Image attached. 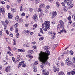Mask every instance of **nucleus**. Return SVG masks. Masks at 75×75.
<instances>
[{"mask_svg":"<svg viewBox=\"0 0 75 75\" xmlns=\"http://www.w3.org/2000/svg\"><path fill=\"white\" fill-rule=\"evenodd\" d=\"M50 55V52L49 50H47L45 52H42L39 54L38 59L40 61L45 63L48 66L50 65L49 62L47 61L48 59V56Z\"/></svg>","mask_w":75,"mask_h":75,"instance_id":"f257e3e1","label":"nucleus"},{"mask_svg":"<svg viewBox=\"0 0 75 75\" xmlns=\"http://www.w3.org/2000/svg\"><path fill=\"white\" fill-rule=\"evenodd\" d=\"M50 22L48 21H47L45 22V23L42 24V28L44 31H47L50 28Z\"/></svg>","mask_w":75,"mask_h":75,"instance_id":"f03ea898","label":"nucleus"},{"mask_svg":"<svg viewBox=\"0 0 75 75\" xmlns=\"http://www.w3.org/2000/svg\"><path fill=\"white\" fill-rule=\"evenodd\" d=\"M59 23H60V24H59L57 26V30H59L60 29H64V26L63 25H63L64 24V22H63V21H62V20H59Z\"/></svg>","mask_w":75,"mask_h":75,"instance_id":"7ed1b4c3","label":"nucleus"},{"mask_svg":"<svg viewBox=\"0 0 75 75\" xmlns=\"http://www.w3.org/2000/svg\"><path fill=\"white\" fill-rule=\"evenodd\" d=\"M64 2L67 4L68 6H70V7H72L74 6V5L72 4V0H65Z\"/></svg>","mask_w":75,"mask_h":75,"instance_id":"20e7f679","label":"nucleus"},{"mask_svg":"<svg viewBox=\"0 0 75 75\" xmlns=\"http://www.w3.org/2000/svg\"><path fill=\"white\" fill-rule=\"evenodd\" d=\"M8 23H9L7 19L5 21L4 25V31L6 30V28H7L8 26Z\"/></svg>","mask_w":75,"mask_h":75,"instance_id":"39448f33","label":"nucleus"},{"mask_svg":"<svg viewBox=\"0 0 75 75\" xmlns=\"http://www.w3.org/2000/svg\"><path fill=\"white\" fill-rule=\"evenodd\" d=\"M66 62L67 63V65L68 66H69V65H71L72 64V63L71 62L69 61V57L67 58L66 60Z\"/></svg>","mask_w":75,"mask_h":75,"instance_id":"423d86ee","label":"nucleus"},{"mask_svg":"<svg viewBox=\"0 0 75 75\" xmlns=\"http://www.w3.org/2000/svg\"><path fill=\"white\" fill-rule=\"evenodd\" d=\"M31 66L33 68L34 70L33 71L34 72H36L37 71V67L35 65V64L33 63L31 64Z\"/></svg>","mask_w":75,"mask_h":75,"instance_id":"0eeeda50","label":"nucleus"},{"mask_svg":"<svg viewBox=\"0 0 75 75\" xmlns=\"http://www.w3.org/2000/svg\"><path fill=\"white\" fill-rule=\"evenodd\" d=\"M11 69V67L10 66H7L5 68V71L6 72H8V71H10Z\"/></svg>","mask_w":75,"mask_h":75,"instance_id":"6e6552de","label":"nucleus"},{"mask_svg":"<svg viewBox=\"0 0 75 75\" xmlns=\"http://www.w3.org/2000/svg\"><path fill=\"white\" fill-rule=\"evenodd\" d=\"M33 18L35 20V21H37L38 19V16L36 14H35L33 15Z\"/></svg>","mask_w":75,"mask_h":75,"instance_id":"1a4fd4ad","label":"nucleus"},{"mask_svg":"<svg viewBox=\"0 0 75 75\" xmlns=\"http://www.w3.org/2000/svg\"><path fill=\"white\" fill-rule=\"evenodd\" d=\"M42 75H49V72L48 71H45V70H42Z\"/></svg>","mask_w":75,"mask_h":75,"instance_id":"9d476101","label":"nucleus"},{"mask_svg":"<svg viewBox=\"0 0 75 75\" xmlns=\"http://www.w3.org/2000/svg\"><path fill=\"white\" fill-rule=\"evenodd\" d=\"M39 61H41V62H42V63H41V64H40V67H41V68L43 69V68L44 67V64H45V65H47V66H48V65H47L46 64H45V63L43 62H42L41 61H40V60H39Z\"/></svg>","mask_w":75,"mask_h":75,"instance_id":"9b49d317","label":"nucleus"},{"mask_svg":"<svg viewBox=\"0 0 75 75\" xmlns=\"http://www.w3.org/2000/svg\"><path fill=\"white\" fill-rule=\"evenodd\" d=\"M44 4L42 3L40 4L39 5V7L40 8H43L44 7Z\"/></svg>","mask_w":75,"mask_h":75,"instance_id":"f8f14e48","label":"nucleus"},{"mask_svg":"<svg viewBox=\"0 0 75 75\" xmlns=\"http://www.w3.org/2000/svg\"><path fill=\"white\" fill-rule=\"evenodd\" d=\"M25 51L24 49H18V52H25Z\"/></svg>","mask_w":75,"mask_h":75,"instance_id":"ddd939ff","label":"nucleus"},{"mask_svg":"<svg viewBox=\"0 0 75 75\" xmlns=\"http://www.w3.org/2000/svg\"><path fill=\"white\" fill-rule=\"evenodd\" d=\"M53 71L55 72H57H57H58V71H59V68H58L57 69L55 68H54Z\"/></svg>","mask_w":75,"mask_h":75,"instance_id":"4468645a","label":"nucleus"},{"mask_svg":"<svg viewBox=\"0 0 75 75\" xmlns=\"http://www.w3.org/2000/svg\"><path fill=\"white\" fill-rule=\"evenodd\" d=\"M57 12L55 11H54V12L52 13V17L53 18L55 17L56 16H57Z\"/></svg>","mask_w":75,"mask_h":75,"instance_id":"2eb2a0df","label":"nucleus"},{"mask_svg":"<svg viewBox=\"0 0 75 75\" xmlns=\"http://www.w3.org/2000/svg\"><path fill=\"white\" fill-rule=\"evenodd\" d=\"M8 18L10 19H12V17H13V15H11V14L9 13H8Z\"/></svg>","mask_w":75,"mask_h":75,"instance_id":"dca6fc26","label":"nucleus"},{"mask_svg":"<svg viewBox=\"0 0 75 75\" xmlns=\"http://www.w3.org/2000/svg\"><path fill=\"white\" fill-rule=\"evenodd\" d=\"M17 61L19 62L21 59V57L20 55H18L17 56Z\"/></svg>","mask_w":75,"mask_h":75,"instance_id":"f3484780","label":"nucleus"},{"mask_svg":"<svg viewBox=\"0 0 75 75\" xmlns=\"http://www.w3.org/2000/svg\"><path fill=\"white\" fill-rule=\"evenodd\" d=\"M25 62L21 61V62H19L18 65H20V66H21V65H23V64H25Z\"/></svg>","mask_w":75,"mask_h":75,"instance_id":"a211bd4d","label":"nucleus"},{"mask_svg":"<svg viewBox=\"0 0 75 75\" xmlns=\"http://www.w3.org/2000/svg\"><path fill=\"white\" fill-rule=\"evenodd\" d=\"M56 6L57 7H59L60 6V3L58 2L56 3Z\"/></svg>","mask_w":75,"mask_h":75,"instance_id":"6ab92c4d","label":"nucleus"},{"mask_svg":"<svg viewBox=\"0 0 75 75\" xmlns=\"http://www.w3.org/2000/svg\"><path fill=\"white\" fill-rule=\"evenodd\" d=\"M19 19H20V18L19 17V16H17L16 17L15 20L16 21H18L19 20Z\"/></svg>","mask_w":75,"mask_h":75,"instance_id":"aec40b11","label":"nucleus"},{"mask_svg":"<svg viewBox=\"0 0 75 75\" xmlns=\"http://www.w3.org/2000/svg\"><path fill=\"white\" fill-rule=\"evenodd\" d=\"M17 42V41L15 39H14L13 40V45H16V42Z\"/></svg>","mask_w":75,"mask_h":75,"instance_id":"412c9836","label":"nucleus"},{"mask_svg":"<svg viewBox=\"0 0 75 75\" xmlns=\"http://www.w3.org/2000/svg\"><path fill=\"white\" fill-rule=\"evenodd\" d=\"M7 53L9 55H10V56H13V54H11V52H10V51H8L7 52Z\"/></svg>","mask_w":75,"mask_h":75,"instance_id":"4be33fe9","label":"nucleus"},{"mask_svg":"<svg viewBox=\"0 0 75 75\" xmlns=\"http://www.w3.org/2000/svg\"><path fill=\"white\" fill-rule=\"evenodd\" d=\"M56 65H57L58 67H60V66L61 65V64H60V63L59 62H57L56 63Z\"/></svg>","mask_w":75,"mask_h":75,"instance_id":"5701e85b","label":"nucleus"},{"mask_svg":"<svg viewBox=\"0 0 75 75\" xmlns=\"http://www.w3.org/2000/svg\"><path fill=\"white\" fill-rule=\"evenodd\" d=\"M34 53V51L32 50H30L29 51V53L30 54H33Z\"/></svg>","mask_w":75,"mask_h":75,"instance_id":"b1692460","label":"nucleus"},{"mask_svg":"<svg viewBox=\"0 0 75 75\" xmlns=\"http://www.w3.org/2000/svg\"><path fill=\"white\" fill-rule=\"evenodd\" d=\"M50 48V47L48 46H45L44 47V50H48Z\"/></svg>","mask_w":75,"mask_h":75,"instance_id":"393cba45","label":"nucleus"},{"mask_svg":"<svg viewBox=\"0 0 75 75\" xmlns=\"http://www.w3.org/2000/svg\"><path fill=\"white\" fill-rule=\"evenodd\" d=\"M26 57L29 58H33V56H31L30 55H26Z\"/></svg>","mask_w":75,"mask_h":75,"instance_id":"a878e982","label":"nucleus"},{"mask_svg":"<svg viewBox=\"0 0 75 75\" xmlns=\"http://www.w3.org/2000/svg\"><path fill=\"white\" fill-rule=\"evenodd\" d=\"M24 47H29L30 46V44L28 43L26 44H24L23 45Z\"/></svg>","mask_w":75,"mask_h":75,"instance_id":"bb28decb","label":"nucleus"},{"mask_svg":"<svg viewBox=\"0 0 75 75\" xmlns=\"http://www.w3.org/2000/svg\"><path fill=\"white\" fill-rule=\"evenodd\" d=\"M2 31H3L2 29H0V37H2V35H2L1 34H2Z\"/></svg>","mask_w":75,"mask_h":75,"instance_id":"cd10ccee","label":"nucleus"},{"mask_svg":"<svg viewBox=\"0 0 75 75\" xmlns=\"http://www.w3.org/2000/svg\"><path fill=\"white\" fill-rule=\"evenodd\" d=\"M23 19H20L18 21V22L20 23H23Z\"/></svg>","mask_w":75,"mask_h":75,"instance_id":"c85d7f7f","label":"nucleus"},{"mask_svg":"<svg viewBox=\"0 0 75 75\" xmlns=\"http://www.w3.org/2000/svg\"><path fill=\"white\" fill-rule=\"evenodd\" d=\"M71 75H74L75 74V70H73L71 72Z\"/></svg>","mask_w":75,"mask_h":75,"instance_id":"c756f323","label":"nucleus"},{"mask_svg":"<svg viewBox=\"0 0 75 75\" xmlns=\"http://www.w3.org/2000/svg\"><path fill=\"white\" fill-rule=\"evenodd\" d=\"M57 46H58V44H56L54 45H53V49H55V47H57Z\"/></svg>","mask_w":75,"mask_h":75,"instance_id":"7c9ffc66","label":"nucleus"},{"mask_svg":"<svg viewBox=\"0 0 75 75\" xmlns=\"http://www.w3.org/2000/svg\"><path fill=\"white\" fill-rule=\"evenodd\" d=\"M63 74H64V72L62 71H61L58 74V75H62Z\"/></svg>","mask_w":75,"mask_h":75,"instance_id":"2f4dec72","label":"nucleus"},{"mask_svg":"<svg viewBox=\"0 0 75 75\" xmlns=\"http://www.w3.org/2000/svg\"><path fill=\"white\" fill-rule=\"evenodd\" d=\"M22 6H23V5H21L20 7V11H23V9H22L23 8H22Z\"/></svg>","mask_w":75,"mask_h":75,"instance_id":"473e14b6","label":"nucleus"},{"mask_svg":"<svg viewBox=\"0 0 75 75\" xmlns=\"http://www.w3.org/2000/svg\"><path fill=\"white\" fill-rule=\"evenodd\" d=\"M18 24L16 23L14 25V27H18Z\"/></svg>","mask_w":75,"mask_h":75,"instance_id":"72a5a7b5","label":"nucleus"},{"mask_svg":"<svg viewBox=\"0 0 75 75\" xmlns=\"http://www.w3.org/2000/svg\"><path fill=\"white\" fill-rule=\"evenodd\" d=\"M40 0H35V3L37 4V3H39L40 2Z\"/></svg>","mask_w":75,"mask_h":75,"instance_id":"f704fd0d","label":"nucleus"},{"mask_svg":"<svg viewBox=\"0 0 75 75\" xmlns=\"http://www.w3.org/2000/svg\"><path fill=\"white\" fill-rule=\"evenodd\" d=\"M64 11H67V7H66L65 6L64 8Z\"/></svg>","mask_w":75,"mask_h":75,"instance_id":"c9c22d12","label":"nucleus"},{"mask_svg":"<svg viewBox=\"0 0 75 75\" xmlns=\"http://www.w3.org/2000/svg\"><path fill=\"white\" fill-rule=\"evenodd\" d=\"M69 53L71 55H73V54L74 53H73V52L71 50H70Z\"/></svg>","mask_w":75,"mask_h":75,"instance_id":"e433bc0d","label":"nucleus"},{"mask_svg":"<svg viewBox=\"0 0 75 75\" xmlns=\"http://www.w3.org/2000/svg\"><path fill=\"white\" fill-rule=\"evenodd\" d=\"M38 10L39 11H40V12H42V10L40 8H38Z\"/></svg>","mask_w":75,"mask_h":75,"instance_id":"4c0bfd02","label":"nucleus"},{"mask_svg":"<svg viewBox=\"0 0 75 75\" xmlns=\"http://www.w3.org/2000/svg\"><path fill=\"white\" fill-rule=\"evenodd\" d=\"M48 34L50 35H51V34H52V31H48Z\"/></svg>","mask_w":75,"mask_h":75,"instance_id":"58836bf2","label":"nucleus"},{"mask_svg":"<svg viewBox=\"0 0 75 75\" xmlns=\"http://www.w3.org/2000/svg\"><path fill=\"white\" fill-rule=\"evenodd\" d=\"M16 37H17V38H18V37H19V36H20V35H19V33H18L17 34H16Z\"/></svg>","mask_w":75,"mask_h":75,"instance_id":"ea45409f","label":"nucleus"},{"mask_svg":"<svg viewBox=\"0 0 75 75\" xmlns=\"http://www.w3.org/2000/svg\"><path fill=\"white\" fill-rule=\"evenodd\" d=\"M38 26V25H37V24H35L33 25L34 27H35V28H37V27Z\"/></svg>","mask_w":75,"mask_h":75,"instance_id":"a19ab883","label":"nucleus"},{"mask_svg":"<svg viewBox=\"0 0 75 75\" xmlns=\"http://www.w3.org/2000/svg\"><path fill=\"white\" fill-rule=\"evenodd\" d=\"M25 31L26 33H27V34H29L30 33V31L29 30H26Z\"/></svg>","mask_w":75,"mask_h":75,"instance_id":"79ce46f5","label":"nucleus"},{"mask_svg":"<svg viewBox=\"0 0 75 75\" xmlns=\"http://www.w3.org/2000/svg\"><path fill=\"white\" fill-rule=\"evenodd\" d=\"M43 39H44V37H42L39 39V41H42V40Z\"/></svg>","mask_w":75,"mask_h":75,"instance_id":"37998d69","label":"nucleus"},{"mask_svg":"<svg viewBox=\"0 0 75 75\" xmlns=\"http://www.w3.org/2000/svg\"><path fill=\"white\" fill-rule=\"evenodd\" d=\"M15 32L16 33H18V29L17 28H16V29H15Z\"/></svg>","mask_w":75,"mask_h":75,"instance_id":"c03bdc74","label":"nucleus"},{"mask_svg":"<svg viewBox=\"0 0 75 75\" xmlns=\"http://www.w3.org/2000/svg\"><path fill=\"white\" fill-rule=\"evenodd\" d=\"M67 74L68 75H72L71 74V72H69V71H68L67 72Z\"/></svg>","mask_w":75,"mask_h":75,"instance_id":"a18cd8bd","label":"nucleus"},{"mask_svg":"<svg viewBox=\"0 0 75 75\" xmlns=\"http://www.w3.org/2000/svg\"><path fill=\"white\" fill-rule=\"evenodd\" d=\"M21 16L22 17H24V16H25V13L24 12H23L21 14Z\"/></svg>","mask_w":75,"mask_h":75,"instance_id":"49530a36","label":"nucleus"},{"mask_svg":"<svg viewBox=\"0 0 75 75\" xmlns=\"http://www.w3.org/2000/svg\"><path fill=\"white\" fill-rule=\"evenodd\" d=\"M6 7L8 10H9L10 8V6H9V5H7V6H6Z\"/></svg>","mask_w":75,"mask_h":75,"instance_id":"de8ad7c7","label":"nucleus"},{"mask_svg":"<svg viewBox=\"0 0 75 75\" xmlns=\"http://www.w3.org/2000/svg\"><path fill=\"white\" fill-rule=\"evenodd\" d=\"M40 32L42 34H44V33H43V31L42 30V28H40Z\"/></svg>","mask_w":75,"mask_h":75,"instance_id":"09e8293b","label":"nucleus"},{"mask_svg":"<svg viewBox=\"0 0 75 75\" xmlns=\"http://www.w3.org/2000/svg\"><path fill=\"white\" fill-rule=\"evenodd\" d=\"M73 62L74 63H75V57L73 58Z\"/></svg>","mask_w":75,"mask_h":75,"instance_id":"8fccbe9b","label":"nucleus"},{"mask_svg":"<svg viewBox=\"0 0 75 75\" xmlns=\"http://www.w3.org/2000/svg\"><path fill=\"white\" fill-rule=\"evenodd\" d=\"M2 13H5V10L4 9V8H2Z\"/></svg>","mask_w":75,"mask_h":75,"instance_id":"3c124183","label":"nucleus"},{"mask_svg":"<svg viewBox=\"0 0 75 75\" xmlns=\"http://www.w3.org/2000/svg\"><path fill=\"white\" fill-rule=\"evenodd\" d=\"M46 8L47 9H49L50 8V6L49 5H47L46 6Z\"/></svg>","mask_w":75,"mask_h":75,"instance_id":"603ef678","label":"nucleus"},{"mask_svg":"<svg viewBox=\"0 0 75 75\" xmlns=\"http://www.w3.org/2000/svg\"><path fill=\"white\" fill-rule=\"evenodd\" d=\"M32 48L33 49H35V50H36V48H37V47L35 46H32Z\"/></svg>","mask_w":75,"mask_h":75,"instance_id":"864d4df0","label":"nucleus"},{"mask_svg":"<svg viewBox=\"0 0 75 75\" xmlns=\"http://www.w3.org/2000/svg\"><path fill=\"white\" fill-rule=\"evenodd\" d=\"M72 23V21L71 20H70V21H69V24H71Z\"/></svg>","mask_w":75,"mask_h":75,"instance_id":"5fc2aeb1","label":"nucleus"},{"mask_svg":"<svg viewBox=\"0 0 75 75\" xmlns=\"http://www.w3.org/2000/svg\"><path fill=\"white\" fill-rule=\"evenodd\" d=\"M12 59L13 62H15L16 61H15V60L14 59L15 58H14V57H12Z\"/></svg>","mask_w":75,"mask_h":75,"instance_id":"6e6d98bb","label":"nucleus"},{"mask_svg":"<svg viewBox=\"0 0 75 75\" xmlns=\"http://www.w3.org/2000/svg\"><path fill=\"white\" fill-rule=\"evenodd\" d=\"M71 19V16H69L67 18V20H69Z\"/></svg>","mask_w":75,"mask_h":75,"instance_id":"4d7b16f0","label":"nucleus"},{"mask_svg":"<svg viewBox=\"0 0 75 75\" xmlns=\"http://www.w3.org/2000/svg\"><path fill=\"white\" fill-rule=\"evenodd\" d=\"M9 36L10 37H13V34H12L11 33H10L9 34Z\"/></svg>","mask_w":75,"mask_h":75,"instance_id":"13d9d810","label":"nucleus"},{"mask_svg":"<svg viewBox=\"0 0 75 75\" xmlns=\"http://www.w3.org/2000/svg\"><path fill=\"white\" fill-rule=\"evenodd\" d=\"M34 64L35 65H37L38 64V61H36L35 62Z\"/></svg>","mask_w":75,"mask_h":75,"instance_id":"bf43d9fd","label":"nucleus"},{"mask_svg":"<svg viewBox=\"0 0 75 75\" xmlns=\"http://www.w3.org/2000/svg\"><path fill=\"white\" fill-rule=\"evenodd\" d=\"M5 4V2H0V4Z\"/></svg>","mask_w":75,"mask_h":75,"instance_id":"052dcab7","label":"nucleus"},{"mask_svg":"<svg viewBox=\"0 0 75 75\" xmlns=\"http://www.w3.org/2000/svg\"><path fill=\"white\" fill-rule=\"evenodd\" d=\"M11 31H13V26H11L10 28Z\"/></svg>","mask_w":75,"mask_h":75,"instance_id":"680f3d73","label":"nucleus"},{"mask_svg":"<svg viewBox=\"0 0 75 75\" xmlns=\"http://www.w3.org/2000/svg\"><path fill=\"white\" fill-rule=\"evenodd\" d=\"M29 10L30 12H32V11H33V9L31 8H29Z\"/></svg>","mask_w":75,"mask_h":75,"instance_id":"e2e57ef3","label":"nucleus"},{"mask_svg":"<svg viewBox=\"0 0 75 75\" xmlns=\"http://www.w3.org/2000/svg\"><path fill=\"white\" fill-rule=\"evenodd\" d=\"M30 34L31 35H33L34 34V32H32L30 33Z\"/></svg>","mask_w":75,"mask_h":75,"instance_id":"0e129e2a","label":"nucleus"},{"mask_svg":"<svg viewBox=\"0 0 75 75\" xmlns=\"http://www.w3.org/2000/svg\"><path fill=\"white\" fill-rule=\"evenodd\" d=\"M52 24H55V21H52Z\"/></svg>","mask_w":75,"mask_h":75,"instance_id":"69168bd1","label":"nucleus"},{"mask_svg":"<svg viewBox=\"0 0 75 75\" xmlns=\"http://www.w3.org/2000/svg\"><path fill=\"white\" fill-rule=\"evenodd\" d=\"M61 66H64V62H61Z\"/></svg>","mask_w":75,"mask_h":75,"instance_id":"338daca9","label":"nucleus"},{"mask_svg":"<svg viewBox=\"0 0 75 75\" xmlns=\"http://www.w3.org/2000/svg\"><path fill=\"white\" fill-rule=\"evenodd\" d=\"M73 26L74 27H75V22L73 23Z\"/></svg>","mask_w":75,"mask_h":75,"instance_id":"774afa93","label":"nucleus"}]
</instances>
